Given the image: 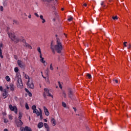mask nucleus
<instances>
[{"label":"nucleus","instance_id":"obj_1","mask_svg":"<svg viewBox=\"0 0 131 131\" xmlns=\"http://www.w3.org/2000/svg\"><path fill=\"white\" fill-rule=\"evenodd\" d=\"M51 49L53 53H55V51H56L58 54H61L62 50H63V46H62V43L61 42V41H60V39H57L56 45L54 46V48L53 41L51 42Z\"/></svg>","mask_w":131,"mask_h":131},{"label":"nucleus","instance_id":"obj_2","mask_svg":"<svg viewBox=\"0 0 131 131\" xmlns=\"http://www.w3.org/2000/svg\"><path fill=\"white\" fill-rule=\"evenodd\" d=\"M18 71L19 69L18 67H15L14 68V72L16 73V74L14 78V80H17V85L18 88H19V89H22V88H23V83L22 82L21 75L20 74V73H18Z\"/></svg>","mask_w":131,"mask_h":131},{"label":"nucleus","instance_id":"obj_3","mask_svg":"<svg viewBox=\"0 0 131 131\" xmlns=\"http://www.w3.org/2000/svg\"><path fill=\"white\" fill-rule=\"evenodd\" d=\"M8 34L10 38H11V39H12V40H13L15 43H18L19 41H22V39H20L19 37H16L15 36V34H14L13 32H8Z\"/></svg>","mask_w":131,"mask_h":131},{"label":"nucleus","instance_id":"obj_4","mask_svg":"<svg viewBox=\"0 0 131 131\" xmlns=\"http://www.w3.org/2000/svg\"><path fill=\"white\" fill-rule=\"evenodd\" d=\"M9 108L11 111H13L15 114H17L18 113V109L17 108V106L15 105L13 106L12 104H10L9 105Z\"/></svg>","mask_w":131,"mask_h":131},{"label":"nucleus","instance_id":"obj_5","mask_svg":"<svg viewBox=\"0 0 131 131\" xmlns=\"http://www.w3.org/2000/svg\"><path fill=\"white\" fill-rule=\"evenodd\" d=\"M27 85L28 88H29V89H34V84H33L32 79L30 81H28L27 82Z\"/></svg>","mask_w":131,"mask_h":131},{"label":"nucleus","instance_id":"obj_6","mask_svg":"<svg viewBox=\"0 0 131 131\" xmlns=\"http://www.w3.org/2000/svg\"><path fill=\"white\" fill-rule=\"evenodd\" d=\"M15 123L17 127H21V126L23 125V122H22V121H21V120L17 119L16 120H15Z\"/></svg>","mask_w":131,"mask_h":131},{"label":"nucleus","instance_id":"obj_7","mask_svg":"<svg viewBox=\"0 0 131 131\" xmlns=\"http://www.w3.org/2000/svg\"><path fill=\"white\" fill-rule=\"evenodd\" d=\"M21 42L23 43V46L25 48H29L30 47V45L26 42V40L25 39H21Z\"/></svg>","mask_w":131,"mask_h":131},{"label":"nucleus","instance_id":"obj_8","mask_svg":"<svg viewBox=\"0 0 131 131\" xmlns=\"http://www.w3.org/2000/svg\"><path fill=\"white\" fill-rule=\"evenodd\" d=\"M68 95L69 98H72L73 97V92H72V89L69 88L68 89Z\"/></svg>","mask_w":131,"mask_h":131},{"label":"nucleus","instance_id":"obj_9","mask_svg":"<svg viewBox=\"0 0 131 131\" xmlns=\"http://www.w3.org/2000/svg\"><path fill=\"white\" fill-rule=\"evenodd\" d=\"M17 64L20 68H24V64L23 63V62L22 61L18 60H17Z\"/></svg>","mask_w":131,"mask_h":131},{"label":"nucleus","instance_id":"obj_10","mask_svg":"<svg viewBox=\"0 0 131 131\" xmlns=\"http://www.w3.org/2000/svg\"><path fill=\"white\" fill-rule=\"evenodd\" d=\"M32 110H33V113H36L37 115V112H38V110L36 109V106L34 105L32 106Z\"/></svg>","mask_w":131,"mask_h":131},{"label":"nucleus","instance_id":"obj_11","mask_svg":"<svg viewBox=\"0 0 131 131\" xmlns=\"http://www.w3.org/2000/svg\"><path fill=\"white\" fill-rule=\"evenodd\" d=\"M39 112H37V116H40V118L41 119H42V112L41 111V109L39 108Z\"/></svg>","mask_w":131,"mask_h":131},{"label":"nucleus","instance_id":"obj_12","mask_svg":"<svg viewBox=\"0 0 131 131\" xmlns=\"http://www.w3.org/2000/svg\"><path fill=\"white\" fill-rule=\"evenodd\" d=\"M3 97L4 99H6V98L8 97V92H7V90H6V89L3 90Z\"/></svg>","mask_w":131,"mask_h":131},{"label":"nucleus","instance_id":"obj_13","mask_svg":"<svg viewBox=\"0 0 131 131\" xmlns=\"http://www.w3.org/2000/svg\"><path fill=\"white\" fill-rule=\"evenodd\" d=\"M20 130H24V131H32L31 128L28 126H26L25 128H20Z\"/></svg>","mask_w":131,"mask_h":131},{"label":"nucleus","instance_id":"obj_14","mask_svg":"<svg viewBox=\"0 0 131 131\" xmlns=\"http://www.w3.org/2000/svg\"><path fill=\"white\" fill-rule=\"evenodd\" d=\"M43 110H44L45 115L47 116H49L50 115V112H49V110H48V109L47 108V107H46V106H43Z\"/></svg>","mask_w":131,"mask_h":131},{"label":"nucleus","instance_id":"obj_15","mask_svg":"<svg viewBox=\"0 0 131 131\" xmlns=\"http://www.w3.org/2000/svg\"><path fill=\"white\" fill-rule=\"evenodd\" d=\"M45 92L43 93V97L45 98V99L47 98V95L46 94H49L50 93V91H49V89L45 88L44 89Z\"/></svg>","mask_w":131,"mask_h":131},{"label":"nucleus","instance_id":"obj_16","mask_svg":"<svg viewBox=\"0 0 131 131\" xmlns=\"http://www.w3.org/2000/svg\"><path fill=\"white\" fill-rule=\"evenodd\" d=\"M40 62H41L42 64H43L44 66H46V65H48V63L45 61L44 58H41L40 59Z\"/></svg>","mask_w":131,"mask_h":131},{"label":"nucleus","instance_id":"obj_17","mask_svg":"<svg viewBox=\"0 0 131 131\" xmlns=\"http://www.w3.org/2000/svg\"><path fill=\"white\" fill-rule=\"evenodd\" d=\"M24 77H25V78L26 79L28 80V81H29L30 80H31V78H30V77H29V76H28V75H27L26 74H24Z\"/></svg>","mask_w":131,"mask_h":131},{"label":"nucleus","instance_id":"obj_18","mask_svg":"<svg viewBox=\"0 0 131 131\" xmlns=\"http://www.w3.org/2000/svg\"><path fill=\"white\" fill-rule=\"evenodd\" d=\"M52 1H54V4H57V2H58V0H43V2L45 3H51Z\"/></svg>","mask_w":131,"mask_h":131},{"label":"nucleus","instance_id":"obj_19","mask_svg":"<svg viewBox=\"0 0 131 131\" xmlns=\"http://www.w3.org/2000/svg\"><path fill=\"white\" fill-rule=\"evenodd\" d=\"M40 19L42 20V23L43 24V23H46V19L43 18V16L42 15H40L39 16Z\"/></svg>","mask_w":131,"mask_h":131},{"label":"nucleus","instance_id":"obj_20","mask_svg":"<svg viewBox=\"0 0 131 131\" xmlns=\"http://www.w3.org/2000/svg\"><path fill=\"white\" fill-rule=\"evenodd\" d=\"M51 122L53 124V126H55L56 124H57V122H56V120H55V119L52 118L51 119Z\"/></svg>","mask_w":131,"mask_h":131},{"label":"nucleus","instance_id":"obj_21","mask_svg":"<svg viewBox=\"0 0 131 131\" xmlns=\"http://www.w3.org/2000/svg\"><path fill=\"white\" fill-rule=\"evenodd\" d=\"M9 89L10 91H14L15 90V86L13 84H10L9 86Z\"/></svg>","mask_w":131,"mask_h":131},{"label":"nucleus","instance_id":"obj_22","mask_svg":"<svg viewBox=\"0 0 131 131\" xmlns=\"http://www.w3.org/2000/svg\"><path fill=\"white\" fill-rule=\"evenodd\" d=\"M43 126V123L42 122H39L38 124V128H41Z\"/></svg>","mask_w":131,"mask_h":131},{"label":"nucleus","instance_id":"obj_23","mask_svg":"<svg viewBox=\"0 0 131 131\" xmlns=\"http://www.w3.org/2000/svg\"><path fill=\"white\" fill-rule=\"evenodd\" d=\"M23 116V114H22V113L19 112V116H18V120H21V119H22V117Z\"/></svg>","mask_w":131,"mask_h":131},{"label":"nucleus","instance_id":"obj_24","mask_svg":"<svg viewBox=\"0 0 131 131\" xmlns=\"http://www.w3.org/2000/svg\"><path fill=\"white\" fill-rule=\"evenodd\" d=\"M42 77H43V78H45V80L46 81V82H48V83H50V80L49 79V78H46L45 77H43V75H42Z\"/></svg>","mask_w":131,"mask_h":131},{"label":"nucleus","instance_id":"obj_25","mask_svg":"<svg viewBox=\"0 0 131 131\" xmlns=\"http://www.w3.org/2000/svg\"><path fill=\"white\" fill-rule=\"evenodd\" d=\"M6 79L7 81H10V80H11V78H10V77H9V76H7L6 77Z\"/></svg>","mask_w":131,"mask_h":131},{"label":"nucleus","instance_id":"obj_26","mask_svg":"<svg viewBox=\"0 0 131 131\" xmlns=\"http://www.w3.org/2000/svg\"><path fill=\"white\" fill-rule=\"evenodd\" d=\"M13 24H15V25H18L19 23H18V21L16 20H13Z\"/></svg>","mask_w":131,"mask_h":131},{"label":"nucleus","instance_id":"obj_27","mask_svg":"<svg viewBox=\"0 0 131 131\" xmlns=\"http://www.w3.org/2000/svg\"><path fill=\"white\" fill-rule=\"evenodd\" d=\"M44 126H45V127L46 128H49V125H48V124L47 123H44Z\"/></svg>","mask_w":131,"mask_h":131},{"label":"nucleus","instance_id":"obj_28","mask_svg":"<svg viewBox=\"0 0 131 131\" xmlns=\"http://www.w3.org/2000/svg\"><path fill=\"white\" fill-rule=\"evenodd\" d=\"M50 70H54V68H53V63L50 64Z\"/></svg>","mask_w":131,"mask_h":131},{"label":"nucleus","instance_id":"obj_29","mask_svg":"<svg viewBox=\"0 0 131 131\" xmlns=\"http://www.w3.org/2000/svg\"><path fill=\"white\" fill-rule=\"evenodd\" d=\"M62 96L64 98H66L67 95H66V93H65V92H64V91L62 92Z\"/></svg>","mask_w":131,"mask_h":131},{"label":"nucleus","instance_id":"obj_30","mask_svg":"<svg viewBox=\"0 0 131 131\" xmlns=\"http://www.w3.org/2000/svg\"><path fill=\"white\" fill-rule=\"evenodd\" d=\"M25 107L27 110H29V106H28V104L26 103Z\"/></svg>","mask_w":131,"mask_h":131},{"label":"nucleus","instance_id":"obj_31","mask_svg":"<svg viewBox=\"0 0 131 131\" xmlns=\"http://www.w3.org/2000/svg\"><path fill=\"white\" fill-rule=\"evenodd\" d=\"M37 50L38 53H39V54L41 53V51L40 50V47H38Z\"/></svg>","mask_w":131,"mask_h":131},{"label":"nucleus","instance_id":"obj_32","mask_svg":"<svg viewBox=\"0 0 131 131\" xmlns=\"http://www.w3.org/2000/svg\"><path fill=\"white\" fill-rule=\"evenodd\" d=\"M48 95L47 96L48 97H51V98H54V96H53V95L51 94V93H50V92L48 93Z\"/></svg>","mask_w":131,"mask_h":131},{"label":"nucleus","instance_id":"obj_33","mask_svg":"<svg viewBox=\"0 0 131 131\" xmlns=\"http://www.w3.org/2000/svg\"><path fill=\"white\" fill-rule=\"evenodd\" d=\"M112 18L113 19V20H117V19H118V17H117V16H113Z\"/></svg>","mask_w":131,"mask_h":131},{"label":"nucleus","instance_id":"obj_34","mask_svg":"<svg viewBox=\"0 0 131 131\" xmlns=\"http://www.w3.org/2000/svg\"><path fill=\"white\" fill-rule=\"evenodd\" d=\"M62 105L63 107H66V103L65 102H62Z\"/></svg>","mask_w":131,"mask_h":131},{"label":"nucleus","instance_id":"obj_35","mask_svg":"<svg viewBox=\"0 0 131 131\" xmlns=\"http://www.w3.org/2000/svg\"><path fill=\"white\" fill-rule=\"evenodd\" d=\"M9 119H10V120H12V119H13V116H12V115H9Z\"/></svg>","mask_w":131,"mask_h":131},{"label":"nucleus","instance_id":"obj_36","mask_svg":"<svg viewBox=\"0 0 131 131\" xmlns=\"http://www.w3.org/2000/svg\"><path fill=\"white\" fill-rule=\"evenodd\" d=\"M73 18V17H70L68 19V21H69V22H70V21H72Z\"/></svg>","mask_w":131,"mask_h":131},{"label":"nucleus","instance_id":"obj_37","mask_svg":"<svg viewBox=\"0 0 131 131\" xmlns=\"http://www.w3.org/2000/svg\"><path fill=\"white\" fill-rule=\"evenodd\" d=\"M29 97H32V94L31 92L28 93Z\"/></svg>","mask_w":131,"mask_h":131},{"label":"nucleus","instance_id":"obj_38","mask_svg":"<svg viewBox=\"0 0 131 131\" xmlns=\"http://www.w3.org/2000/svg\"><path fill=\"white\" fill-rule=\"evenodd\" d=\"M101 5L102 7H105V5L104 4V2H101Z\"/></svg>","mask_w":131,"mask_h":131},{"label":"nucleus","instance_id":"obj_39","mask_svg":"<svg viewBox=\"0 0 131 131\" xmlns=\"http://www.w3.org/2000/svg\"><path fill=\"white\" fill-rule=\"evenodd\" d=\"M8 120L7 119H4V122H5V123H7L8 122Z\"/></svg>","mask_w":131,"mask_h":131},{"label":"nucleus","instance_id":"obj_40","mask_svg":"<svg viewBox=\"0 0 131 131\" xmlns=\"http://www.w3.org/2000/svg\"><path fill=\"white\" fill-rule=\"evenodd\" d=\"M35 16H36V17H37V18H38V17H39V15L37 14V13H34Z\"/></svg>","mask_w":131,"mask_h":131},{"label":"nucleus","instance_id":"obj_41","mask_svg":"<svg viewBox=\"0 0 131 131\" xmlns=\"http://www.w3.org/2000/svg\"><path fill=\"white\" fill-rule=\"evenodd\" d=\"M0 57L2 59L4 58V56L2 55V52H0Z\"/></svg>","mask_w":131,"mask_h":131},{"label":"nucleus","instance_id":"obj_42","mask_svg":"<svg viewBox=\"0 0 131 131\" xmlns=\"http://www.w3.org/2000/svg\"><path fill=\"white\" fill-rule=\"evenodd\" d=\"M87 76L89 79L92 78V76L90 74H88Z\"/></svg>","mask_w":131,"mask_h":131},{"label":"nucleus","instance_id":"obj_43","mask_svg":"<svg viewBox=\"0 0 131 131\" xmlns=\"http://www.w3.org/2000/svg\"><path fill=\"white\" fill-rule=\"evenodd\" d=\"M25 91L27 93H28V94L30 92H29V90H28V89H26V88L25 89Z\"/></svg>","mask_w":131,"mask_h":131},{"label":"nucleus","instance_id":"obj_44","mask_svg":"<svg viewBox=\"0 0 131 131\" xmlns=\"http://www.w3.org/2000/svg\"><path fill=\"white\" fill-rule=\"evenodd\" d=\"M113 81H114L115 82H116V83H118V80H116V79H114Z\"/></svg>","mask_w":131,"mask_h":131},{"label":"nucleus","instance_id":"obj_45","mask_svg":"<svg viewBox=\"0 0 131 131\" xmlns=\"http://www.w3.org/2000/svg\"><path fill=\"white\" fill-rule=\"evenodd\" d=\"M58 84L60 89H62V85H61V83H60V82H58Z\"/></svg>","mask_w":131,"mask_h":131},{"label":"nucleus","instance_id":"obj_46","mask_svg":"<svg viewBox=\"0 0 131 131\" xmlns=\"http://www.w3.org/2000/svg\"><path fill=\"white\" fill-rule=\"evenodd\" d=\"M39 57H40V59H41V58H43L42 57V54H41V53H39Z\"/></svg>","mask_w":131,"mask_h":131},{"label":"nucleus","instance_id":"obj_47","mask_svg":"<svg viewBox=\"0 0 131 131\" xmlns=\"http://www.w3.org/2000/svg\"><path fill=\"white\" fill-rule=\"evenodd\" d=\"M0 91L1 92H4V91H3V86H0Z\"/></svg>","mask_w":131,"mask_h":131},{"label":"nucleus","instance_id":"obj_48","mask_svg":"<svg viewBox=\"0 0 131 131\" xmlns=\"http://www.w3.org/2000/svg\"><path fill=\"white\" fill-rule=\"evenodd\" d=\"M130 48H131V45L130 43H129L127 49H130Z\"/></svg>","mask_w":131,"mask_h":131},{"label":"nucleus","instance_id":"obj_49","mask_svg":"<svg viewBox=\"0 0 131 131\" xmlns=\"http://www.w3.org/2000/svg\"><path fill=\"white\" fill-rule=\"evenodd\" d=\"M126 43H127V42H124V47H126Z\"/></svg>","mask_w":131,"mask_h":131},{"label":"nucleus","instance_id":"obj_50","mask_svg":"<svg viewBox=\"0 0 131 131\" xmlns=\"http://www.w3.org/2000/svg\"><path fill=\"white\" fill-rule=\"evenodd\" d=\"M3 6H1L0 9H1V11H2V12H3Z\"/></svg>","mask_w":131,"mask_h":131},{"label":"nucleus","instance_id":"obj_51","mask_svg":"<svg viewBox=\"0 0 131 131\" xmlns=\"http://www.w3.org/2000/svg\"><path fill=\"white\" fill-rule=\"evenodd\" d=\"M28 18H29V19H31V14L29 15Z\"/></svg>","mask_w":131,"mask_h":131},{"label":"nucleus","instance_id":"obj_52","mask_svg":"<svg viewBox=\"0 0 131 131\" xmlns=\"http://www.w3.org/2000/svg\"><path fill=\"white\" fill-rule=\"evenodd\" d=\"M4 131H9V130L7 128L4 129Z\"/></svg>","mask_w":131,"mask_h":131},{"label":"nucleus","instance_id":"obj_53","mask_svg":"<svg viewBox=\"0 0 131 131\" xmlns=\"http://www.w3.org/2000/svg\"><path fill=\"white\" fill-rule=\"evenodd\" d=\"M47 131H50V127L46 128Z\"/></svg>","mask_w":131,"mask_h":131},{"label":"nucleus","instance_id":"obj_54","mask_svg":"<svg viewBox=\"0 0 131 131\" xmlns=\"http://www.w3.org/2000/svg\"><path fill=\"white\" fill-rule=\"evenodd\" d=\"M44 121L45 122H48V120L47 119H44Z\"/></svg>","mask_w":131,"mask_h":131},{"label":"nucleus","instance_id":"obj_55","mask_svg":"<svg viewBox=\"0 0 131 131\" xmlns=\"http://www.w3.org/2000/svg\"><path fill=\"white\" fill-rule=\"evenodd\" d=\"M83 6H84V7H86L87 5H86V4L85 3L83 4Z\"/></svg>","mask_w":131,"mask_h":131},{"label":"nucleus","instance_id":"obj_56","mask_svg":"<svg viewBox=\"0 0 131 131\" xmlns=\"http://www.w3.org/2000/svg\"><path fill=\"white\" fill-rule=\"evenodd\" d=\"M9 89H10V87H9L8 86H7V89L9 90Z\"/></svg>","mask_w":131,"mask_h":131},{"label":"nucleus","instance_id":"obj_57","mask_svg":"<svg viewBox=\"0 0 131 131\" xmlns=\"http://www.w3.org/2000/svg\"><path fill=\"white\" fill-rule=\"evenodd\" d=\"M73 109L74 110V111L76 112V108L73 107Z\"/></svg>","mask_w":131,"mask_h":131},{"label":"nucleus","instance_id":"obj_58","mask_svg":"<svg viewBox=\"0 0 131 131\" xmlns=\"http://www.w3.org/2000/svg\"><path fill=\"white\" fill-rule=\"evenodd\" d=\"M53 21H56V19L55 18H53Z\"/></svg>","mask_w":131,"mask_h":131},{"label":"nucleus","instance_id":"obj_59","mask_svg":"<svg viewBox=\"0 0 131 131\" xmlns=\"http://www.w3.org/2000/svg\"><path fill=\"white\" fill-rule=\"evenodd\" d=\"M2 49H1V48H0V53H2Z\"/></svg>","mask_w":131,"mask_h":131},{"label":"nucleus","instance_id":"obj_60","mask_svg":"<svg viewBox=\"0 0 131 131\" xmlns=\"http://www.w3.org/2000/svg\"><path fill=\"white\" fill-rule=\"evenodd\" d=\"M61 10H62V11H64V8H62Z\"/></svg>","mask_w":131,"mask_h":131},{"label":"nucleus","instance_id":"obj_61","mask_svg":"<svg viewBox=\"0 0 131 131\" xmlns=\"http://www.w3.org/2000/svg\"><path fill=\"white\" fill-rule=\"evenodd\" d=\"M25 16H27V15H26V13H25Z\"/></svg>","mask_w":131,"mask_h":131},{"label":"nucleus","instance_id":"obj_62","mask_svg":"<svg viewBox=\"0 0 131 131\" xmlns=\"http://www.w3.org/2000/svg\"><path fill=\"white\" fill-rule=\"evenodd\" d=\"M86 46H87V47H89V45H88V44H87V45H86Z\"/></svg>","mask_w":131,"mask_h":131},{"label":"nucleus","instance_id":"obj_63","mask_svg":"<svg viewBox=\"0 0 131 131\" xmlns=\"http://www.w3.org/2000/svg\"><path fill=\"white\" fill-rule=\"evenodd\" d=\"M29 120H30V117H29Z\"/></svg>","mask_w":131,"mask_h":131},{"label":"nucleus","instance_id":"obj_64","mask_svg":"<svg viewBox=\"0 0 131 131\" xmlns=\"http://www.w3.org/2000/svg\"><path fill=\"white\" fill-rule=\"evenodd\" d=\"M41 74H42V72H41Z\"/></svg>","mask_w":131,"mask_h":131}]
</instances>
